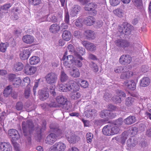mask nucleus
Listing matches in <instances>:
<instances>
[{"label": "nucleus", "instance_id": "obj_50", "mask_svg": "<svg viewBox=\"0 0 151 151\" xmlns=\"http://www.w3.org/2000/svg\"><path fill=\"white\" fill-rule=\"evenodd\" d=\"M109 2L111 5L116 6L119 4L120 0H110Z\"/></svg>", "mask_w": 151, "mask_h": 151}, {"label": "nucleus", "instance_id": "obj_62", "mask_svg": "<svg viewBox=\"0 0 151 151\" xmlns=\"http://www.w3.org/2000/svg\"><path fill=\"white\" fill-rule=\"evenodd\" d=\"M25 84H26L27 87H29V84L30 83V80L29 78L26 77L23 80Z\"/></svg>", "mask_w": 151, "mask_h": 151}, {"label": "nucleus", "instance_id": "obj_64", "mask_svg": "<svg viewBox=\"0 0 151 151\" xmlns=\"http://www.w3.org/2000/svg\"><path fill=\"white\" fill-rule=\"evenodd\" d=\"M15 75L14 74H11L9 76V80L13 82L15 78H17Z\"/></svg>", "mask_w": 151, "mask_h": 151}, {"label": "nucleus", "instance_id": "obj_55", "mask_svg": "<svg viewBox=\"0 0 151 151\" xmlns=\"http://www.w3.org/2000/svg\"><path fill=\"white\" fill-rule=\"evenodd\" d=\"M93 135L91 133H88L87 134V139L88 143L91 142L93 138Z\"/></svg>", "mask_w": 151, "mask_h": 151}, {"label": "nucleus", "instance_id": "obj_36", "mask_svg": "<svg viewBox=\"0 0 151 151\" xmlns=\"http://www.w3.org/2000/svg\"><path fill=\"white\" fill-rule=\"evenodd\" d=\"M125 104L127 106H131L134 104V99L131 97H128L126 100Z\"/></svg>", "mask_w": 151, "mask_h": 151}, {"label": "nucleus", "instance_id": "obj_45", "mask_svg": "<svg viewBox=\"0 0 151 151\" xmlns=\"http://www.w3.org/2000/svg\"><path fill=\"white\" fill-rule=\"evenodd\" d=\"M22 80L19 77L15 78L13 82V84L15 87H19L21 84Z\"/></svg>", "mask_w": 151, "mask_h": 151}, {"label": "nucleus", "instance_id": "obj_56", "mask_svg": "<svg viewBox=\"0 0 151 151\" xmlns=\"http://www.w3.org/2000/svg\"><path fill=\"white\" fill-rule=\"evenodd\" d=\"M64 21L66 23H69V15L68 12H65Z\"/></svg>", "mask_w": 151, "mask_h": 151}, {"label": "nucleus", "instance_id": "obj_30", "mask_svg": "<svg viewBox=\"0 0 151 151\" xmlns=\"http://www.w3.org/2000/svg\"><path fill=\"white\" fill-rule=\"evenodd\" d=\"M62 37L63 40L66 41H69L71 38L70 32L67 30L64 31L62 34Z\"/></svg>", "mask_w": 151, "mask_h": 151}, {"label": "nucleus", "instance_id": "obj_42", "mask_svg": "<svg viewBox=\"0 0 151 151\" xmlns=\"http://www.w3.org/2000/svg\"><path fill=\"white\" fill-rule=\"evenodd\" d=\"M12 88L11 86H8L4 89V96L5 97H7L12 93Z\"/></svg>", "mask_w": 151, "mask_h": 151}, {"label": "nucleus", "instance_id": "obj_54", "mask_svg": "<svg viewBox=\"0 0 151 151\" xmlns=\"http://www.w3.org/2000/svg\"><path fill=\"white\" fill-rule=\"evenodd\" d=\"M55 86H51L50 88V93L53 96H55L56 95L55 91Z\"/></svg>", "mask_w": 151, "mask_h": 151}, {"label": "nucleus", "instance_id": "obj_23", "mask_svg": "<svg viewBox=\"0 0 151 151\" xmlns=\"http://www.w3.org/2000/svg\"><path fill=\"white\" fill-rule=\"evenodd\" d=\"M30 55V51L28 49H24L21 51L19 56L20 58L22 60H25L28 58Z\"/></svg>", "mask_w": 151, "mask_h": 151}, {"label": "nucleus", "instance_id": "obj_11", "mask_svg": "<svg viewBox=\"0 0 151 151\" xmlns=\"http://www.w3.org/2000/svg\"><path fill=\"white\" fill-rule=\"evenodd\" d=\"M124 84L128 89L131 90H134L136 88V84L133 80H126L125 81Z\"/></svg>", "mask_w": 151, "mask_h": 151}, {"label": "nucleus", "instance_id": "obj_26", "mask_svg": "<svg viewBox=\"0 0 151 151\" xmlns=\"http://www.w3.org/2000/svg\"><path fill=\"white\" fill-rule=\"evenodd\" d=\"M58 87L60 91L63 92L69 91L68 84L59 83Z\"/></svg>", "mask_w": 151, "mask_h": 151}, {"label": "nucleus", "instance_id": "obj_61", "mask_svg": "<svg viewBox=\"0 0 151 151\" xmlns=\"http://www.w3.org/2000/svg\"><path fill=\"white\" fill-rule=\"evenodd\" d=\"M128 135L127 133L125 132L122 134L121 139L122 142H124L125 140L127 139Z\"/></svg>", "mask_w": 151, "mask_h": 151}, {"label": "nucleus", "instance_id": "obj_21", "mask_svg": "<svg viewBox=\"0 0 151 151\" xmlns=\"http://www.w3.org/2000/svg\"><path fill=\"white\" fill-rule=\"evenodd\" d=\"M8 133L9 135L14 140H16L19 138L18 131L15 129H11L9 131Z\"/></svg>", "mask_w": 151, "mask_h": 151}, {"label": "nucleus", "instance_id": "obj_5", "mask_svg": "<svg viewBox=\"0 0 151 151\" xmlns=\"http://www.w3.org/2000/svg\"><path fill=\"white\" fill-rule=\"evenodd\" d=\"M66 147V145L63 143L56 142L50 147L49 151H64Z\"/></svg>", "mask_w": 151, "mask_h": 151}, {"label": "nucleus", "instance_id": "obj_34", "mask_svg": "<svg viewBox=\"0 0 151 151\" xmlns=\"http://www.w3.org/2000/svg\"><path fill=\"white\" fill-rule=\"evenodd\" d=\"M60 29V27L57 24H53L50 27V31L53 33L58 32Z\"/></svg>", "mask_w": 151, "mask_h": 151}, {"label": "nucleus", "instance_id": "obj_59", "mask_svg": "<svg viewBox=\"0 0 151 151\" xmlns=\"http://www.w3.org/2000/svg\"><path fill=\"white\" fill-rule=\"evenodd\" d=\"M138 132V129L137 128L133 127L132 128L131 130V134L133 136L136 134Z\"/></svg>", "mask_w": 151, "mask_h": 151}, {"label": "nucleus", "instance_id": "obj_28", "mask_svg": "<svg viewBox=\"0 0 151 151\" xmlns=\"http://www.w3.org/2000/svg\"><path fill=\"white\" fill-rule=\"evenodd\" d=\"M83 20V22L88 25H91L95 22V19L93 17L88 16L86 17Z\"/></svg>", "mask_w": 151, "mask_h": 151}, {"label": "nucleus", "instance_id": "obj_57", "mask_svg": "<svg viewBox=\"0 0 151 151\" xmlns=\"http://www.w3.org/2000/svg\"><path fill=\"white\" fill-rule=\"evenodd\" d=\"M122 122L123 120L122 119L120 118L116 120V121L115 123L113 124L116 125V126L119 128V127L122 125Z\"/></svg>", "mask_w": 151, "mask_h": 151}, {"label": "nucleus", "instance_id": "obj_13", "mask_svg": "<svg viewBox=\"0 0 151 151\" xmlns=\"http://www.w3.org/2000/svg\"><path fill=\"white\" fill-rule=\"evenodd\" d=\"M22 40L24 42L30 44L35 42V39L33 36L27 35L23 36Z\"/></svg>", "mask_w": 151, "mask_h": 151}, {"label": "nucleus", "instance_id": "obj_44", "mask_svg": "<svg viewBox=\"0 0 151 151\" xmlns=\"http://www.w3.org/2000/svg\"><path fill=\"white\" fill-rule=\"evenodd\" d=\"M60 78L61 82H63L66 81L68 78L66 74L63 71H61Z\"/></svg>", "mask_w": 151, "mask_h": 151}, {"label": "nucleus", "instance_id": "obj_3", "mask_svg": "<svg viewBox=\"0 0 151 151\" xmlns=\"http://www.w3.org/2000/svg\"><path fill=\"white\" fill-rule=\"evenodd\" d=\"M68 50L69 52H74L75 55L78 56V58L81 60H83V58L81 56L84 54L85 50L81 47H79L77 48L76 50L74 49L73 46L71 45H69L68 46Z\"/></svg>", "mask_w": 151, "mask_h": 151}, {"label": "nucleus", "instance_id": "obj_63", "mask_svg": "<svg viewBox=\"0 0 151 151\" xmlns=\"http://www.w3.org/2000/svg\"><path fill=\"white\" fill-rule=\"evenodd\" d=\"M23 106V104L22 102H18L16 104V109L18 110H21L22 109Z\"/></svg>", "mask_w": 151, "mask_h": 151}, {"label": "nucleus", "instance_id": "obj_25", "mask_svg": "<svg viewBox=\"0 0 151 151\" xmlns=\"http://www.w3.org/2000/svg\"><path fill=\"white\" fill-rule=\"evenodd\" d=\"M81 9L80 6L78 5H74L71 8L70 10V14L73 17L76 16Z\"/></svg>", "mask_w": 151, "mask_h": 151}, {"label": "nucleus", "instance_id": "obj_6", "mask_svg": "<svg viewBox=\"0 0 151 151\" xmlns=\"http://www.w3.org/2000/svg\"><path fill=\"white\" fill-rule=\"evenodd\" d=\"M45 78L47 83L51 85L56 83L57 76L55 73H51L47 74L45 76Z\"/></svg>", "mask_w": 151, "mask_h": 151}, {"label": "nucleus", "instance_id": "obj_37", "mask_svg": "<svg viewBox=\"0 0 151 151\" xmlns=\"http://www.w3.org/2000/svg\"><path fill=\"white\" fill-rule=\"evenodd\" d=\"M114 13L119 17H122L124 14V11L122 9H117L113 11Z\"/></svg>", "mask_w": 151, "mask_h": 151}, {"label": "nucleus", "instance_id": "obj_41", "mask_svg": "<svg viewBox=\"0 0 151 151\" xmlns=\"http://www.w3.org/2000/svg\"><path fill=\"white\" fill-rule=\"evenodd\" d=\"M84 35L87 38L92 39H93L95 36L94 32L90 30H87L85 31Z\"/></svg>", "mask_w": 151, "mask_h": 151}, {"label": "nucleus", "instance_id": "obj_33", "mask_svg": "<svg viewBox=\"0 0 151 151\" xmlns=\"http://www.w3.org/2000/svg\"><path fill=\"white\" fill-rule=\"evenodd\" d=\"M29 61L30 64L36 65L40 61V59L37 56H33L30 58Z\"/></svg>", "mask_w": 151, "mask_h": 151}, {"label": "nucleus", "instance_id": "obj_38", "mask_svg": "<svg viewBox=\"0 0 151 151\" xmlns=\"http://www.w3.org/2000/svg\"><path fill=\"white\" fill-rule=\"evenodd\" d=\"M77 91L72 92L70 94V96L71 99L74 100H77L80 98L81 93Z\"/></svg>", "mask_w": 151, "mask_h": 151}, {"label": "nucleus", "instance_id": "obj_39", "mask_svg": "<svg viewBox=\"0 0 151 151\" xmlns=\"http://www.w3.org/2000/svg\"><path fill=\"white\" fill-rule=\"evenodd\" d=\"M23 67L24 65L23 64L21 63L18 62L14 64L13 69L15 71H19L22 70Z\"/></svg>", "mask_w": 151, "mask_h": 151}, {"label": "nucleus", "instance_id": "obj_24", "mask_svg": "<svg viewBox=\"0 0 151 151\" xmlns=\"http://www.w3.org/2000/svg\"><path fill=\"white\" fill-rule=\"evenodd\" d=\"M84 114L88 118L94 117L97 115V111L94 109H90L86 110L84 112Z\"/></svg>", "mask_w": 151, "mask_h": 151}, {"label": "nucleus", "instance_id": "obj_4", "mask_svg": "<svg viewBox=\"0 0 151 151\" xmlns=\"http://www.w3.org/2000/svg\"><path fill=\"white\" fill-rule=\"evenodd\" d=\"M65 134L67 140L70 143H75L80 140V139L79 137L70 131H65Z\"/></svg>", "mask_w": 151, "mask_h": 151}, {"label": "nucleus", "instance_id": "obj_14", "mask_svg": "<svg viewBox=\"0 0 151 151\" xmlns=\"http://www.w3.org/2000/svg\"><path fill=\"white\" fill-rule=\"evenodd\" d=\"M0 151H12V148L9 143L6 142L0 143Z\"/></svg>", "mask_w": 151, "mask_h": 151}, {"label": "nucleus", "instance_id": "obj_22", "mask_svg": "<svg viewBox=\"0 0 151 151\" xmlns=\"http://www.w3.org/2000/svg\"><path fill=\"white\" fill-rule=\"evenodd\" d=\"M56 140V136L55 134L51 133L46 138L45 141L46 143L52 144Z\"/></svg>", "mask_w": 151, "mask_h": 151}, {"label": "nucleus", "instance_id": "obj_58", "mask_svg": "<svg viewBox=\"0 0 151 151\" xmlns=\"http://www.w3.org/2000/svg\"><path fill=\"white\" fill-rule=\"evenodd\" d=\"M30 88L29 87H27V88L24 91V95L25 97L27 98L30 95Z\"/></svg>", "mask_w": 151, "mask_h": 151}, {"label": "nucleus", "instance_id": "obj_9", "mask_svg": "<svg viewBox=\"0 0 151 151\" xmlns=\"http://www.w3.org/2000/svg\"><path fill=\"white\" fill-rule=\"evenodd\" d=\"M97 8V5L95 3H90L86 4L85 7V10L88 11H92L93 13L96 14Z\"/></svg>", "mask_w": 151, "mask_h": 151}, {"label": "nucleus", "instance_id": "obj_32", "mask_svg": "<svg viewBox=\"0 0 151 151\" xmlns=\"http://www.w3.org/2000/svg\"><path fill=\"white\" fill-rule=\"evenodd\" d=\"M12 6V4L10 3L6 4L3 5L1 7L0 10V16L1 17L2 15L4 14V11L8 10Z\"/></svg>", "mask_w": 151, "mask_h": 151}, {"label": "nucleus", "instance_id": "obj_35", "mask_svg": "<svg viewBox=\"0 0 151 151\" xmlns=\"http://www.w3.org/2000/svg\"><path fill=\"white\" fill-rule=\"evenodd\" d=\"M135 117L134 116H129L124 119V122L127 124H131L136 121Z\"/></svg>", "mask_w": 151, "mask_h": 151}, {"label": "nucleus", "instance_id": "obj_29", "mask_svg": "<svg viewBox=\"0 0 151 151\" xmlns=\"http://www.w3.org/2000/svg\"><path fill=\"white\" fill-rule=\"evenodd\" d=\"M140 82V86L142 87H145L150 84V80L148 77H145L142 78Z\"/></svg>", "mask_w": 151, "mask_h": 151}, {"label": "nucleus", "instance_id": "obj_47", "mask_svg": "<svg viewBox=\"0 0 151 151\" xmlns=\"http://www.w3.org/2000/svg\"><path fill=\"white\" fill-rule=\"evenodd\" d=\"M112 100L116 103H120L122 101L121 98L118 96H115L112 99Z\"/></svg>", "mask_w": 151, "mask_h": 151}, {"label": "nucleus", "instance_id": "obj_31", "mask_svg": "<svg viewBox=\"0 0 151 151\" xmlns=\"http://www.w3.org/2000/svg\"><path fill=\"white\" fill-rule=\"evenodd\" d=\"M70 75L74 78L79 77L80 76V72L77 68L73 69L69 71Z\"/></svg>", "mask_w": 151, "mask_h": 151}, {"label": "nucleus", "instance_id": "obj_48", "mask_svg": "<svg viewBox=\"0 0 151 151\" xmlns=\"http://www.w3.org/2000/svg\"><path fill=\"white\" fill-rule=\"evenodd\" d=\"M132 28V26L129 24H127L126 26L124 27V30L126 32H130Z\"/></svg>", "mask_w": 151, "mask_h": 151}, {"label": "nucleus", "instance_id": "obj_49", "mask_svg": "<svg viewBox=\"0 0 151 151\" xmlns=\"http://www.w3.org/2000/svg\"><path fill=\"white\" fill-rule=\"evenodd\" d=\"M88 83L85 80H82L80 83L81 86L83 88H86L88 87Z\"/></svg>", "mask_w": 151, "mask_h": 151}, {"label": "nucleus", "instance_id": "obj_40", "mask_svg": "<svg viewBox=\"0 0 151 151\" xmlns=\"http://www.w3.org/2000/svg\"><path fill=\"white\" fill-rule=\"evenodd\" d=\"M124 72H123L121 74V78H122L124 79L127 78H129L132 76L133 73L132 71H128L124 72Z\"/></svg>", "mask_w": 151, "mask_h": 151}, {"label": "nucleus", "instance_id": "obj_51", "mask_svg": "<svg viewBox=\"0 0 151 151\" xmlns=\"http://www.w3.org/2000/svg\"><path fill=\"white\" fill-rule=\"evenodd\" d=\"M124 67L122 66H120L115 68H114V71L116 73H120L123 72V71L124 70Z\"/></svg>", "mask_w": 151, "mask_h": 151}, {"label": "nucleus", "instance_id": "obj_60", "mask_svg": "<svg viewBox=\"0 0 151 151\" xmlns=\"http://www.w3.org/2000/svg\"><path fill=\"white\" fill-rule=\"evenodd\" d=\"M56 134L58 137H62L64 135V131L60 129H58L57 130Z\"/></svg>", "mask_w": 151, "mask_h": 151}, {"label": "nucleus", "instance_id": "obj_7", "mask_svg": "<svg viewBox=\"0 0 151 151\" xmlns=\"http://www.w3.org/2000/svg\"><path fill=\"white\" fill-rule=\"evenodd\" d=\"M100 115L101 117L105 119L100 120L102 123H106L108 121V119L112 117L111 115V112L109 110H104L101 111Z\"/></svg>", "mask_w": 151, "mask_h": 151}, {"label": "nucleus", "instance_id": "obj_27", "mask_svg": "<svg viewBox=\"0 0 151 151\" xmlns=\"http://www.w3.org/2000/svg\"><path fill=\"white\" fill-rule=\"evenodd\" d=\"M137 143L136 139H134L133 137H132L128 140L127 145L128 147L132 148L134 147L137 145Z\"/></svg>", "mask_w": 151, "mask_h": 151}, {"label": "nucleus", "instance_id": "obj_19", "mask_svg": "<svg viewBox=\"0 0 151 151\" xmlns=\"http://www.w3.org/2000/svg\"><path fill=\"white\" fill-rule=\"evenodd\" d=\"M48 13L47 10L42 11L40 13L41 16L39 19L37 20V22L40 23L47 21L48 17Z\"/></svg>", "mask_w": 151, "mask_h": 151}, {"label": "nucleus", "instance_id": "obj_12", "mask_svg": "<svg viewBox=\"0 0 151 151\" xmlns=\"http://www.w3.org/2000/svg\"><path fill=\"white\" fill-rule=\"evenodd\" d=\"M116 45L118 47L125 48L129 45V42L124 40H117L115 42Z\"/></svg>", "mask_w": 151, "mask_h": 151}, {"label": "nucleus", "instance_id": "obj_53", "mask_svg": "<svg viewBox=\"0 0 151 151\" xmlns=\"http://www.w3.org/2000/svg\"><path fill=\"white\" fill-rule=\"evenodd\" d=\"M91 67L95 72H96L99 70L98 67L96 64L92 63L91 64Z\"/></svg>", "mask_w": 151, "mask_h": 151}, {"label": "nucleus", "instance_id": "obj_46", "mask_svg": "<svg viewBox=\"0 0 151 151\" xmlns=\"http://www.w3.org/2000/svg\"><path fill=\"white\" fill-rule=\"evenodd\" d=\"M83 22V19L82 18H80L76 20L75 24L77 27H80L82 26Z\"/></svg>", "mask_w": 151, "mask_h": 151}, {"label": "nucleus", "instance_id": "obj_43", "mask_svg": "<svg viewBox=\"0 0 151 151\" xmlns=\"http://www.w3.org/2000/svg\"><path fill=\"white\" fill-rule=\"evenodd\" d=\"M9 46V44L7 42L1 43L0 44V51L3 52H5Z\"/></svg>", "mask_w": 151, "mask_h": 151}, {"label": "nucleus", "instance_id": "obj_52", "mask_svg": "<svg viewBox=\"0 0 151 151\" xmlns=\"http://www.w3.org/2000/svg\"><path fill=\"white\" fill-rule=\"evenodd\" d=\"M30 3L34 5H37L41 3V0H29Z\"/></svg>", "mask_w": 151, "mask_h": 151}, {"label": "nucleus", "instance_id": "obj_17", "mask_svg": "<svg viewBox=\"0 0 151 151\" xmlns=\"http://www.w3.org/2000/svg\"><path fill=\"white\" fill-rule=\"evenodd\" d=\"M82 43L87 49L91 51H94L96 50V46L93 44L86 41L82 42Z\"/></svg>", "mask_w": 151, "mask_h": 151}, {"label": "nucleus", "instance_id": "obj_18", "mask_svg": "<svg viewBox=\"0 0 151 151\" xmlns=\"http://www.w3.org/2000/svg\"><path fill=\"white\" fill-rule=\"evenodd\" d=\"M37 70L35 67L27 66L25 67L24 72L27 75H32L35 73Z\"/></svg>", "mask_w": 151, "mask_h": 151}, {"label": "nucleus", "instance_id": "obj_8", "mask_svg": "<svg viewBox=\"0 0 151 151\" xmlns=\"http://www.w3.org/2000/svg\"><path fill=\"white\" fill-rule=\"evenodd\" d=\"M56 104H53V106H60L65 105L67 101V99L63 96L60 95L56 98Z\"/></svg>", "mask_w": 151, "mask_h": 151}, {"label": "nucleus", "instance_id": "obj_1", "mask_svg": "<svg viewBox=\"0 0 151 151\" xmlns=\"http://www.w3.org/2000/svg\"><path fill=\"white\" fill-rule=\"evenodd\" d=\"M119 129L116 125L111 124L105 126L102 130L103 134L106 135L110 136L117 134Z\"/></svg>", "mask_w": 151, "mask_h": 151}, {"label": "nucleus", "instance_id": "obj_16", "mask_svg": "<svg viewBox=\"0 0 151 151\" xmlns=\"http://www.w3.org/2000/svg\"><path fill=\"white\" fill-rule=\"evenodd\" d=\"M26 123L25 122H23L22 123V128L24 135L26 136L25 134L26 130L28 128L29 129H31L32 128L33 126L32 122L31 120H28L27 122V124L26 125Z\"/></svg>", "mask_w": 151, "mask_h": 151}, {"label": "nucleus", "instance_id": "obj_2", "mask_svg": "<svg viewBox=\"0 0 151 151\" xmlns=\"http://www.w3.org/2000/svg\"><path fill=\"white\" fill-rule=\"evenodd\" d=\"M67 55V52H65L63 55V64L66 68H69L73 66L75 63V59L74 57L72 55L65 56Z\"/></svg>", "mask_w": 151, "mask_h": 151}, {"label": "nucleus", "instance_id": "obj_10", "mask_svg": "<svg viewBox=\"0 0 151 151\" xmlns=\"http://www.w3.org/2000/svg\"><path fill=\"white\" fill-rule=\"evenodd\" d=\"M131 60V58L129 55H123L121 56L119 59L120 63L124 65L130 63Z\"/></svg>", "mask_w": 151, "mask_h": 151}, {"label": "nucleus", "instance_id": "obj_20", "mask_svg": "<svg viewBox=\"0 0 151 151\" xmlns=\"http://www.w3.org/2000/svg\"><path fill=\"white\" fill-rule=\"evenodd\" d=\"M68 86L69 91H78L80 89L79 85L76 82L73 81L70 84H68Z\"/></svg>", "mask_w": 151, "mask_h": 151}, {"label": "nucleus", "instance_id": "obj_15", "mask_svg": "<svg viewBox=\"0 0 151 151\" xmlns=\"http://www.w3.org/2000/svg\"><path fill=\"white\" fill-rule=\"evenodd\" d=\"M39 93L40 99L42 101L46 100L49 97V93L47 89L44 88L42 90H39Z\"/></svg>", "mask_w": 151, "mask_h": 151}]
</instances>
